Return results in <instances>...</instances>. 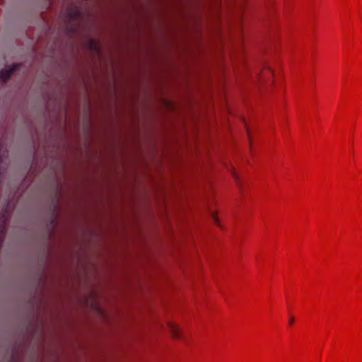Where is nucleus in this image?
<instances>
[{
	"label": "nucleus",
	"mask_w": 362,
	"mask_h": 362,
	"mask_svg": "<svg viewBox=\"0 0 362 362\" xmlns=\"http://www.w3.org/2000/svg\"><path fill=\"white\" fill-rule=\"evenodd\" d=\"M20 67V64H13L11 67L8 69H2L0 72V78L5 83L6 82L12 74L17 71Z\"/></svg>",
	"instance_id": "obj_1"
},
{
	"label": "nucleus",
	"mask_w": 362,
	"mask_h": 362,
	"mask_svg": "<svg viewBox=\"0 0 362 362\" xmlns=\"http://www.w3.org/2000/svg\"><path fill=\"white\" fill-rule=\"evenodd\" d=\"M168 326L173 338L180 339L181 338V333L179 327L174 322H169Z\"/></svg>",
	"instance_id": "obj_2"
},
{
	"label": "nucleus",
	"mask_w": 362,
	"mask_h": 362,
	"mask_svg": "<svg viewBox=\"0 0 362 362\" xmlns=\"http://www.w3.org/2000/svg\"><path fill=\"white\" fill-rule=\"evenodd\" d=\"M6 225V221L4 218V216H2L0 218V240H1L2 237L4 235Z\"/></svg>",
	"instance_id": "obj_3"
},
{
	"label": "nucleus",
	"mask_w": 362,
	"mask_h": 362,
	"mask_svg": "<svg viewBox=\"0 0 362 362\" xmlns=\"http://www.w3.org/2000/svg\"><path fill=\"white\" fill-rule=\"evenodd\" d=\"M69 15L71 17V18H74L76 17L78 13H77V11H71L69 13Z\"/></svg>",
	"instance_id": "obj_4"
},
{
	"label": "nucleus",
	"mask_w": 362,
	"mask_h": 362,
	"mask_svg": "<svg viewBox=\"0 0 362 362\" xmlns=\"http://www.w3.org/2000/svg\"><path fill=\"white\" fill-rule=\"evenodd\" d=\"M294 322V318L293 317H291L290 320H289V323L290 324H293Z\"/></svg>",
	"instance_id": "obj_5"
},
{
	"label": "nucleus",
	"mask_w": 362,
	"mask_h": 362,
	"mask_svg": "<svg viewBox=\"0 0 362 362\" xmlns=\"http://www.w3.org/2000/svg\"><path fill=\"white\" fill-rule=\"evenodd\" d=\"M214 218L215 222L216 223H218V220L217 217L216 216H214Z\"/></svg>",
	"instance_id": "obj_6"
},
{
	"label": "nucleus",
	"mask_w": 362,
	"mask_h": 362,
	"mask_svg": "<svg viewBox=\"0 0 362 362\" xmlns=\"http://www.w3.org/2000/svg\"><path fill=\"white\" fill-rule=\"evenodd\" d=\"M267 71L269 74H272V71L270 70V69H268L267 70Z\"/></svg>",
	"instance_id": "obj_7"
}]
</instances>
